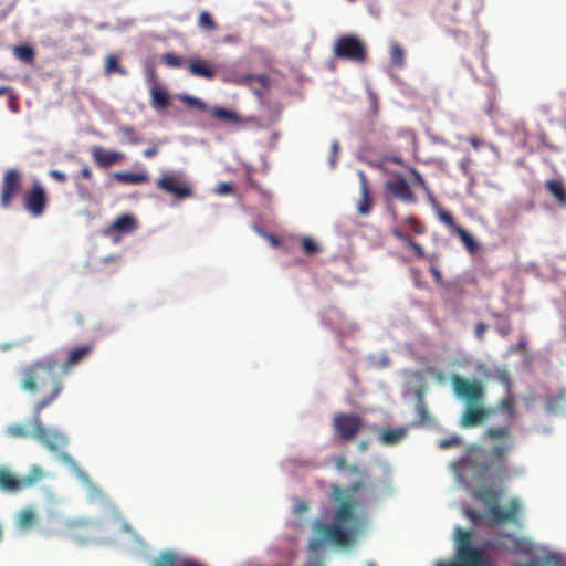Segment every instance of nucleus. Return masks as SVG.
Instances as JSON below:
<instances>
[{
    "label": "nucleus",
    "instance_id": "f257e3e1",
    "mask_svg": "<svg viewBox=\"0 0 566 566\" xmlns=\"http://www.w3.org/2000/svg\"><path fill=\"white\" fill-rule=\"evenodd\" d=\"M484 439L502 441L494 446L489 455L479 447L469 448L462 459L464 469L470 470L479 480H502L507 473V455L514 449L515 442L510 426L489 427Z\"/></svg>",
    "mask_w": 566,
    "mask_h": 566
},
{
    "label": "nucleus",
    "instance_id": "f03ea898",
    "mask_svg": "<svg viewBox=\"0 0 566 566\" xmlns=\"http://www.w3.org/2000/svg\"><path fill=\"white\" fill-rule=\"evenodd\" d=\"M60 359L46 355L35 359L20 369V388L30 396L38 397L33 412L41 411L50 406L63 391V381L60 375Z\"/></svg>",
    "mask_w": 566,
    "mask_h": 566
},
{
    "label": "nucleus",
    "instance_id": "7ed1b4c3",
    "mask_svg": "<svg viewBox=\"0 0 566 566\" xmlns=\"http://www.w3.org/2000/svg\"><path fill=\"white\" fill-rule=\"evenodd\" d=\"M354 502L344 500L333 515L334 523L326 524L316 521L313 526L314 536L310 542V548L315 552L325 544L337 547L353 544L359 528L358 517L354 513Z\"/></svg>",
    "mask_w": 566,
    "mask_h": 566
},
{
    "label": "nucleus",
    "instance_id": "20e7f679",
    "mask_svg": "<svg viewBox=\"0 0 566 566\" xmlns=\"http://www.w3.org/2000/svg\"><path fill=\"white\" fill-rule=\"evenodd\" d=\"M457 555L459 562H440L436 566H491V559L483 548L472 547L471 534L460 527L455 531Z\"/></svg>",
    "mask_w": 566,
    "mask_h": 566
},
{
    "label": "nucleus",
    "instance_id": "39448f33",
    "mask_svg": "<svg viewBox=\"0 0 566 566\" xmlns=\"http://www.w3.org/2000/svg\"><path fill=\"white\" fill-rule=\"evenodd\" d=\"M156 187L178 201L192 198L195 195L193 187L184 171L161 172L156 180Z\"/></svg>",
    "mask_w": 566,
    "mask_h": 566
},
{
    "label": "nucleus",
    "instance_id": "423d86ee",
    "mask_svg": "<svg viewBox=\"0 0 566 566\" xmlns=\"http://www.w3.org/2000/svg\"><path fill=\"white\" fill-rule=\"evenodd\" d=\"M335 57L357 63H364L367 59V48L356 35L346 34L339 36L333 48Z\"/></svg>",
    "mask_w": 566,
    "mask_h": 566
},
{
    "label": "nucleus",
    "instance_id": "0eeeda50",
    "mask_svg": "<svg viewBox=\"0 0 566 566\" xmlns=\"http://www.w3.org/2000/svg\"><path fill=\"white\" fill-rule=\"evenodd\" d=\"M43 475V470L36 465L22 478H17L8 468L0 467V490L15 493L35 485Z\"/></svg>",
    "mask_w": 566,
    "mask_h": 566
},
{
    "label": "nucleus",
    "instance_id": "6e6552de",
    "mask_svg": "<svg viewBox=\"0 0 566 566\" xmlns=\"http://www.w3.org/2000/svg\"><path fill=\"white\" fill-rule=\"evenodd\" d=\"M50 197L40 181L32 182L31 187L22 193V206L33 218L41 217L48 209Z\"/></svg>",
    "mask_w": 566,
    "mask_h": 566
},
{
    "label": "nucleus",
    "instance_id": "1a4fd4ad",
    "mask_svg": "<svg viewBox=\"0 0 566 566\" xmlns=\"http://www.w3.org/2000/svg\"><path fill=\"white\" fill-rule=\"evenodd\" d=\"M336 436L343 441H352L364 428L363 419L355 413L339 412L332 421Z\"/></svg>",
    "mask_w": 566,
    "mask_h": 566
},
{
    "label": "nucleus",
    "instance_id": "9d476101",
    "mask_svg": "<svg viewBox=\"0 0 566 566\" xmlns=\"http://www.w3.org/2000/svg\"><path fill=\"white\" fill-rule=\"evenodd\" d=\"M451 382L455 395L464 399L468 405L480 403L483 401L484 387L480 380H468L459 375H453Z\"/></svg>",
    "mask_w": 566,
    "mask_h": 566
},
{
    "label": "nucleus",
    "instance_id": "9b49d317",
    "mask_svg": "<svg viewBox=\"0 0 566 566\" xmlns=\"http://www.w3.org/2000/svg\"><path fill=\"white\" fill-rule=\"evenodd\" d=\"M21 172L14 168L6 170L0 186V206L4 209L11 207L14 198L21 192Z\"/></svg>",
    "mask_w": 566,
    "mask_h": 566
},
{
    "label": "nucleus",
    "instance_id": "f8f14e48",
    "mask_svg": "<svg viewBox=\"0 0 566 566\" xmlns=\"http://www.w3.org/2000/svg\"><path fill=\"white\" fill-rule=\"evenodd\" d=\"M32 426L34 427V439L44 444L49 450L56 451L66 446V437L59 431L46 429L41 422L40 413L33 412Z\"/></svg>",
    "mask_w": 566,
    "mask_h": 566
},
{
    "label": "nucleus",
    "instance_id": "ddd939ff",
    "mask_svg": "<svg viewBox=\"0 0 566 566\" xmlns=\"http://www.w3.org/2000/svg\"><path fill=\"white\" fill-rule=\"evenodd\" d=\"M437 213L439 220L450 229L451 233L460 238L461 242L463 243L469 253L474 254L478 252L479 243L475 241V239L471 235L469 231H467L464 228L458 226L454 222V218L451 212L438 208Z\"/></svg>",
    "mask_w": 566,
    "mask_h": 566
},
{
    "label": "nucleus",
    "instance_id": "4468645a",
    "mask_svg": "<svg viewBox=\"0 0 566 566\" xmlns=\"http://www.w3.org/2000/svg\"><path fill=\"white\" fill-rule=\"evenodd\" d=\"M385 190L391 197L405 203H416L417 197L401 174H396L390 178L386 185Z\"/></svg>",
    "mask_w": 566,
    "mask_h": 566
},
{
    "label": "nucleus",
    "instance_id": "2eb2a0df",
    "mask_svg": "<svg viewBox=\"0 0 566 566\" xmlns=\"http://www.w3.org/2000/svg\"><path fill=\"white\" fill-rule=\"evenodd\" d=\"M494 411V409L484 408L482 402L468 405L462 413L460 426L462 428L476 427L486 421Z\"/></svg>",
    "mask_w": 566,
    "mask_h": 566
},
{
    "label": "nucleus",
    "instance_id": "dca6fc26",
    "mask_svg": "<svg viewBox=\"0 0 566 566\" xmlns=\"http://www.w3.org/2000/svg\"><path fill=\"white\" fill-rule=\"evenodd\" d=\"M93 161L99 168H109L125 159V155L120 151L108 150L102 146H94L91 148Z\"/></svg>",
    "mask_w": 566,
    "mask_h": 566
},
{
    "label": "nucleus",
    "instance_id": "f3484780",
    "mask_svg": "<svg viewBox=\"0 0 566 566\" xmlns=\"http://www.w3.org/2000/svg\"><path fill=\"white\" fill-rule=\"evenodd\" d=\"M520 509V501L517 499H512L506 510H502L497 504H493L489 507V514L493 517V521L496 524L516 522Z\"/></svg>",
    "mask_w": 566,
    "mask_h": 566
},
{
    "label": "nucleus",
    "instance_id": "a211bd4d",
    "mask_svg": "<svg viewBox=\"0 0 566 566\" xmlns=\"http://www.w3.org/2000/svg\"><path fill=\"white\" fill-rule=\"evenodd\" d=\"M93 352V345L85 344L69 352L66 360L61 364L60 371L69 374L71 368L84 360Z\"/></svg>",
    "mask_w": 566,
    "mask_h": 566
},
{
    "label": "nucleus",
    "instance_id": "6ab92c4d",
    "mask_svg": "<svg viewBox=\"0 0 566 566\" xmlns=\"http://www.w3.org/2000/svg\"><path fill=\"white\" fill-rule=\"evenodd\" d=\"M188 70L195 75L206 80H213L217 75V67L209 61L202 59H191L188 61Z\"/></svg>",
    "mask_w": 566,
    "mask_h": 566
},
{
    "label": "nucleus",
    "instance_id": "aec40b11",
    "mask_svg": "<svg viewBox=\"0 0 566 566\" xmlns=\"http://www.w3.org/2000/svg\"><path fill=\"white\" fill-rule=\"evenodd\" d=\"M544 406L547 412L558 415L566 410V389H558L544 398Z\"/></svg>",
    "mask_w": 566,
    "mask_h": 566
},
{
    "label": "nucleus",
    "instance_id": "412c9836",
    "mask_svg": "<svg viewBox=\"0 0 566 566\" xmlns=\"http://www.w3.org/2000/svg\"><path fill=\"white\" fill-rule=\"evenodd\" d=\"M360 185V201L358 205V212L360 214H368L373 209V198L369 192L368 179L364 171H358Z\"/></svg>",
    "mask_w": 566,
    "mask_h": 566
},
{
    "label": "nucleus",
    "instance_id": "4be33fe9",
    "mask_svg": "<svg viewBox=\"0 0 566 566\" xmlns=\"http://www.w3.org/2000/svg\"><path fill=\"white\" fill-rule=\"evenodd\" d=\"M137 228L136 219L130 214H120L114 220L111 226V230L119 234H127L133 232Z\"/></svg>",
    "mask_w": 566,
    "mask_h": 566
},
{
    "label": "nucleus",
    "instance_id": "5701e85b",
    "mask_svg": "<svg viewBox=\"0 0 566 566\" xmlns=\"http://www.w3.org/2000/svg\"><path fill=\"white\" fill-rule=\"evenodd\" d=\"M112 176L119 184L142 185L149 181V176L146 172L117 171Z\"/></svg>",
    "mask_w": 566,
    "mask_h": 566
},
{
    "label": "nucleus",
    "instance_id": "b1692460",
    "mask_svg": "<svg viewBox=\"0 0 566 566\" xmlns=\"http://www.w3.org/2000/svg\"><path fill=\"white\" fill-rule=\"evenodd\" d=\"M406 433L407 431L406 428L403 427L396 429H387L381 431L379 436V441L385 446H394L400 442L405 438Z\"/></svg>",
    "mask_w": 566,
    "mask_h": 566
},
{
    "label": "nucleus",
    "instance_id": "393cba45",
    "mask_svg": "<svg viewBox=\"0 0 566 566\" xmlns=\"http://www.w3.org/2000/svg\"><path fill=\"white\" fill-rule=\"evenodd\" d=\"M36 523V514L31 507L20 511L17 517V526L20 531H29Z\"/></svg>",
    "mask_w": 566,
    "mask_h": 566
},
{
    "label": "nucleus",
    "instance_id": "a878e982",
    "mask_svg": "<svg viewBox=\"0 0 566 566\" xmlns=\"http://www.w3.org/2000/svg\"><path fill=\"white\" fill-rule=\"evenodd\" d=\"M545 189L557 200L560 206L566 205V188L559 180H546Z\"/></svg>",
    "mask_w": 566,
    "mask_h": 566
},
{
    "label": "nucleus",
    "instance_id": "bb28decb",
    "mask_svg": "<svg viewBox=\"0 0 566 566\" xmlns=\"http://www.w3.org/2000/svg\"><path fill=\"white\" fill-rule=\"evenodd\" d=\"M151 106L156 109L166 108L170 103L168 93L160 86L151 88Z\"/></svg>",
    "mask_w": 566,
    "mask_h": 566
},
{
    "label": "nucleus",
    "instance_id": "cd10ccee",
    "mask_svg": "<svg viewBox=\"0 0 566 566\" xmlns=\"http://www.w3.org/2000/svg\"><path fill=\"white\" fill-rule=\"evenodd\" d=\"M211 114L216 119H218L222 123L238 124L241 122V118L238 115V113L234 111H231V109H226L222 107H213L211 111Z\"/></svg>",
    "mask_w": 566,
    "mask_h": 566
},
{
    "label": "nucleus",
    "instance_id": "c85d7f7f",
    "mask_svg": "<svg viewBox=\"0 0 566 566\" xmlns=\"http://www.w3.org/2000/svg\"><path fill=\"white\" fill-rule=\"evenodd\" d=\"M8 433L14 438H34V427L32 421L27 423H14L8 427Z\"/></svg>",
    "mask_w": 566,
    "mask_h": 566
},
{
    "label": "nucleus",
    "instance_id": "c756f323",
    "mask_svg": "<svg viewBox=\"0 0 566 566\" xmlns=\"http://www.w3.org/2000/svg\"><path fill=\"white\" fill-rule=\"evenodd\" d=\"M13 53L17 59H19L20 61H22L24 63H28V64L34 63L35 51L30 45H17L13 49Z\"/></svg>",
    "mask_w": 566,
    "mask_h": 566
},
{
    "label": "nucleus",
    "instance_id": "7c9ffc66",
    "mask_svg": "<svg viewBox=\"0 0 566 566\" xmlns=\"http://www.w3.org/2000/svg\"><path fill=\"white\" fill-rule=\"evenodd\" d=\"M390 63L398 69L405 66V50L397 43L390 45Z\"/></svg>",
    "mask_w": 566,
    "mask_h": 566
},
{
    "label": "nucleus",
    "instance_id": "2f4dec72",
    "mask_svg": "<svg viewBox=\"0 0 566 566\" xmlns=\"http://www.w3.org/2000/svg\"><path fill=\"white\" fill-rule=\"evenodd\" d=\"M118 133L124 136L132 145H139L143 138L137 134L136 129L130 125H123L118 127Z\"/></svg>",
    "mask_w": 566,
    "mask_h": 566
},
{
    "label": "nucleus",
    "instance_id": "473e14b6",
    "mask_svg": "<svg viewBox=\"0 0 566 566\" xmlns=\"http://www.w3.org/2000/svg\"><path fill=\"white\" fill-rule=\"evenodd\" d=\"M198 25L205 31H214L218 24L214 18L207 11H202L198 17Z\"/></svg>",
    "mask_w": 566,
    "mask_h": 566
},
{
    "label": "nucleus",
    "instance_id": "72a5a7b5",
    "mask_svg": "<svg viewBox=\"0 0 566 566\" xmlns=\"http://www.w3.org/2000/svg\"><path fill=\"white\" fill-rule=\"evenodd\" d=\"M105 73L108 75L113 73H119L122 75H125L127 72L120 65L119 60L116 55H108L106 57Z\"/></svg>",
    "mask_w": 566,
    "mask_h": 566
},
{
    "label": "nucleus",
    "instance_id": "f704fd0d",
    "mask_svg": "<svg viewBox=\"0 0 566 566\" xmlns=\"http://www.w3.org/2000/svg\"><path fill=\"white\" fill-rule=\"evenodd\" d=\"M497 409L507 412L510 417L515 415V400L510 392L499 402Z\"/></svg>",
    "mask_w": 566,
    "mask_h": 566
},
{
    "label": "nucleus",
    "instance_id": "c9c22d12",
    "mask_svg": "<svg viewBox=\"0 0 566 566\" xmlns=\"http://www.w3.org/2000/svg\"><path fill=\"white\" fill-rule=\"evenodd\" d=\"M492 316L503 321L502 323L496 325L495 329L501 336L506 337L512 332L510 318L507 316L504 317L500 313H493Z\"/></svg>",
    "mask_w": 566,
    "mask_h": 566
},
{
    "label": "nucleus",
    "instance_id": "e433bc0d",
    "mask_svg": "<svg viewBox=\"0 0 566 566\" xmlns=\"http://www.w3.org/2000/svg\"><path fill=\"white\" fill-rule=\"evenodd\" d=\"M161 62L169 67H181L184 65V59L171 52L164 53Z\"/></svg>",
    "mask_w": 566,
    "mask_h": 566
},
{
    "label": "nucleus",
    "instance_id": "4c0bfd02",
    "mask_svg": "<svg viewBox=\"0 0 566 566\" xmlns=\"http://www.w3.org/2000/svg\"><path fill=\"white\" fill-rule=\"evenodd\" d=\"M409 171H410L411 176L413 177L412 185L419 186L421 189H423L428 193L429 197H431V195H432L431 189L428 186L424 178L422 177V175L416 168H412V167L409 168Z\"/></svg>",
    "mask_w": 566,
    "mask_h": 566
},
{
    "label": "nucleus",
    "instance_id": "58836bf2",
    "mask_svg": "<svg viewBox=\"0 0 566 566\" xmlns=\"http://www.w3.org/2000/svg\"><path fill=\"white\" fill-rule=\"evenodd\" d=\"M416 411L418 413L419 422L420 423H427V422L431 421V417L429 415V411H428V409L426 407V403H424V401H423V399L421 397H419V399L417 401Z\"/></svg>",
    "mask_w": 566,
    "mask_h": 566
},
{
    "label": "nucleus",
    "instance_id": "ea45409f",
    "mask_svg": "<svg viewBox=\"0 0 566 566\" xmlns=\"http://www.w3.org/2000/svg\"><path fill=\"white\" fill-rule=\"evenodd\" d=\"M181 101L185 105L189 106V107H193V108H197L199 111H206L207 109V105L203 101L195 97V96H190V95H185V96H181Z\"/></svg>",
    "mask_w": 566,
    "mask_h": 566
},
{
    "label": "nucleus",
    "instance_id": "a19ab883",
    "mask_svg": "<svg viewBox=\"0 0 566 566\" xmlns=\"http://www.w3.org/2000/svg\"><path fill=\"white\" fill-rule=\"evenodd\" d=\"M302 249L306 255H313L319 251V245L313 239L305 237L302 240Z\"/></svg>",
    "mask_w": 566,
    "mask_h": 566
},
{
    "label": "nucleus",
    "instance_id": "79ce46f5",
    "mask_svg": "<svg viewBox=\"0 0 566 566\" xmlns=\"http://www.w3.org/2000/svg\"><path fill=\"white\" fill-rule=\"evenodd\" d=\"M462 440L459 436H451L448 438L440 439L438 446L440 449H450L457 446H460Z\"/></svg>",
    "mask_w": 566,
    "mask_h": 566
},
{
    "label": "nucleus",
    "instance_id": "37998d69",
    "mask_svg": "<svg viewBox=\"0 0 566 566\" xmlns=\"http://www.w3.org/2000/svg\"><path fill=\"white\" fill-rule=\"evenodd\" d=\"M405 222L416 234H423L427 230L426 226L413 217H407Z\"/></svg>",
    "mask_w": 566,
    "mask_h": 566
},
{
    "label": "nucleus",
    "instance_id": "c03bdc74",
    "mask_svg": "<svg viewBox=\"0 0 566 566\" xmlns=\"http://www.w3.org/2000/svg\"><path fill=\"white\" fill-rule=\"evenodd\" d=\"M476 496L482 500V501H485V502H495L496 499H497V492L494 491L493 489L491 488H485L483 490H481Z\"/></svg>",
    "mask_w": 566,
    "mask_h": 566
},
{
    "label": "nucleus",
    "instance_id": "a18cd8bd",
    "mask_svg": "<svg viewBox=\"0 0 566 566\" xmlns=\"http://www.w3.org/2000/svg\"><path fill=\"white\" fill-rule=\"evenodd\" d=\"M49 176L60 184H63L67 180V176L64 172L56 169L50 170Z\"/></svg>",
    "mask_w": 566,
    "mask_h": 566
},
{
    "label": "nucleus",
    "instance_id": "49530a36",
    "mask_svg": "<svg viewBox=\"0 0 566 566\" xmlns=\"http://www.w3.org/2000/svg\"><path fill=\"white\" fill-rule=\"evenodd\" d=\"M488 328H489V326L485 323H483V322L478 323L475 325V329H474L475 337L479 340H482L484 338V334L488 331Z\"/></svg>",
    "mask_w": 566,
    "mask_h": 566
},
{
    "label": "nucleus",
    "instance_id": "de8ad7c7",
    "mask_svg": "<svg viewBox=\"0 0 566 566\" xmlns=\"http://www.w3.org/2000/svg\"><path fill=\"white\" fill-rule=\"evenodd\" d=\"M391 233L396 239H398L399 241L403 242L407 245H409V242L412 241V239L408 234L403 233L399 229H392Z\"/></svg>",
    "mask_w": 566,
    "mask_h": 566
},
{
    "label": "nucleus",
    "instance_id": "09e8293b",
    "mask_svg": "<svg viewBox=\"0 0 566 566\" xmlns=\"http://www.w3.org/2000/svg\"><path fill=\"white\" fill-rule=\"evenodd\" d=\"M217 192L219 195H229L233 192V186L228 182H222L218 186Z\"/></svg>",
    "mask_w": 566,
    "mask_h": 566
},
{
    "label": "nucleus",
    "instance_id": "8fccbe9b",
    "mask_svg": "<svg viewBox=\"0 0 566 566\" xmlns=\"http://www.w3.org/2000/svg\"><path fill=\"white\" fill-rule=\"evenodd\" d=\"M364 488H365V482H363V481H357V482L352 483V484L347 488L346 492H347L348 494H354V493H357L358 491L363 490Z\"/></svg>",
    "mask_w": 566,
    "mask_h": 566
},
{
    "label": "nucleus",
    "instance_id": "3c124183",
    "mask_svg": "<svg viewBox=\"0 0 566 566\" xmlns=\"http://www.w3.org/2000/svg\"><path fill=\"white\" fill-rule=\"evenodd\" d=\"M408 247H410L413 250L415 254L418 258H424L423 248L419 243H417L416 241L412 240V241L409 242Z\"/></svg>",
    "mask_w": 566,
    "mask_h": 566
},
{
    "label": "nucleus",
    "instance_id": "603ef678",
    "mask_svg": "<svg viewBox=\"0 0 566 566\" xmlns=\"http://www.w3.org/2000/svg\"><path fill=\"white\" fill-rule=\"evenodd\" d=\"M468 142L475 150H479L484 145V142L476 136H470Z\"/></svg>",
    "mask_w": 566,
    "mask_h": 566
},
{
    "label": "nucleus",
    "instance_id": "864d4df0",
    "mask_svg": "<svg viewBox=\"0 0 566 566\" xmlns=\"http://www.w3.org/2000/svg\"><path fill=\"white\" fill-rule=\"evenodd\" d=\"M144 156L146 158H153L155 157L157 154H158V145L157 144H154L151 147L149 148H146L144 151H143Z\"/></svg>",
    "mask_w": 566,
    "mask_h": 566
},
{
    "label": "nucleus",
    "instance_id": "5fc2aeb1",
    "mask_svg": "<svg viewBox=\"0 0 566 566\" xmlns=\"http://www.w3.org/2000/svg\"><path fill=\"white\" fill-rule=\"evenodd\" d=\"M81 176L86 179V180H91L93 178V172L91 170V168L88 166H84L82 169H81Z\"/></svg>",
    "mask_w": 566,
    "mask_h": 566
},
{
    "label": "nucleus",
    "instance_id": "6e6d98bb",
    "mask_svg": "<svg viewBox=\"0 0 566 566\" xmlns=\"http://www.w3.org/2000/svg\"><path fill=\"white\" fill-rule=\"evenodd\" d=\"M467 515L475 524L480 523V521H481V515L479 513H476L475 511L469 510V511H467Z\"/></svg>",
    "mask_w": 566,
    "mask_h": 566
},
{
    "label": "nucleus",
    "instance_id": "4d7b16f0",
    "mask_svg": "<svg viewBox=\"0 0 566 566\" xmlns=\"http://www.w3.org/2000/svg\"><path fill=\"white\" fill-rule=\"evenodd\" d=\"M430 272H431V274H432V276H433V279H434V281L437 283H441L442 282V274H441V272L437 268L431 266L430 268Z\"/></svg>",
    "mask_w": 566,
    "mask_h": 566
},
{
    "label": "nucleus",
    "instance_id": "13d9d810",
    "mask_svg": "<svg viewBox=\"0 0 566 566\" xmlns=\"http://www.w3.org/2000/svg\"><path fill=\"white\" fill-rule=\"evenodd\" d=\"M295 511H296L297 513H303V512L307 511V504H306L305 502H298V503L296 504V509H295Z\"/></svg>",
    "mask_w": 566,
    "mask_h": 566
},
{
    "label": "nucleus",
    "instance_id": "bf43d9fd",
    "mask_svg": "<svg viewBox=\"0 0 566 566\" xmlns=\"http://www.w3.org/2000/svg\"><path fill=\"white\" fill-rule=\"evenodd\" d=\"M345 465V459L344 458H338L337 461H336V467L338 469H343Z\"/></svg>",
    "mask_w": 566,
    "mask_h": 566
},
{
    "label": "nucleus",
    "instance_id": "052dcab7",
    "mask_svg": "<svg viewBox=\"0 0 566 566\" xmlns=\"http://www.w3.org/2000/svg\"><path fill=\"white\" fill-rule=\"evenodd\" d=\"M11 88L8 86H0V96L7 93H10Z\"/></svg>",
    "mask_w": 566,
    "mask_h": 566
},
{
    "label": "nucleus",
    "instance_id": "680f3d73",
    "mask_svg": "<svg viewBox=\"0 0 566 566\" xmlns=\"http://www.w3.org/2000/svg\"><path fill=\"white\" fill-rule=\"evenodd\" d=\"M336 500H340V495H343V491L339 488L334 490Z\"/></svg>",
    "mask_w": 566,
    "mask_h": 566
},
{
    "label": "nucleus",
    "instance_id": "e2e57ef3",
    "mask_svg": "<svg viewBox=\"0 0 566 566\" xmlns=\"http://www.w3.org/2000/svg\"><path fill=\"white\" fill-rule=\"evenodd\" d=\"M368 448V443L366 441H360L359 449L361 451H365Z\"/></svg>",
    "mask_w": 566,
    "mask_h": 566
},
{
    "label": "nucleus",
    "instance_id": "0e129e2a",
    "mask_svg": "<svg viewBox=\"0 0 566 566\" xmlns=\"http://www.w3.org/2000/svg\"><path fill=\"white\" fill-rule=\"evenodd\" d=\"M347 469H348L350 472H353V473H359V469H358L357 467H355V465H350V467H348Z\"/></svg>",
    "mask_w": 566,
    "mask_h": 566
},
{
    "label": "nucleus",
    "instance_id": "69168bd1",
    "mask_svg": "<svg viewBox=\"0 0 566 566\" xmlns=\"http://www.w3.org/2000/svg\"><path fill=\"white\" fill-rule=\"evenodd\" d=\"M525 345H526V343L524 340H521L517 346L520 349H523L525 347Z\"/></svg>",
    "mask_w": 566,
    "mask_h": 566
},
{
    "label": "nucleus",
    "instance_id": "338daca9",
    "mask_svg": "<svg viewBox=\"0 0 566 566\" xmlns=\"http://www.w3.org/2000/svg\"><path fill=\"white\" fill-rule=\"evenodd\" d=\"M333 150H334V151H337V150H338V144H337V143H334V144H333Z\"/></svg>",
    "mask_w": 566,
    "mask_h": 566
},
{
    "label": "nucleus",
    "instance_id": "774afa93",
    "mask_svg": "<svg viewBox=\"0 0 566 566\" xmlns=\"http://www.w3.org/2000/svg\"><path fill=\"white\" fill-rule=\"evenodd\" d=\"M63 460H64V461H70V460H71V458H70L67 454H63Z\"/></svg>",
    "mask_w": 566,
    "mask_h": 566
}]
</instances>
